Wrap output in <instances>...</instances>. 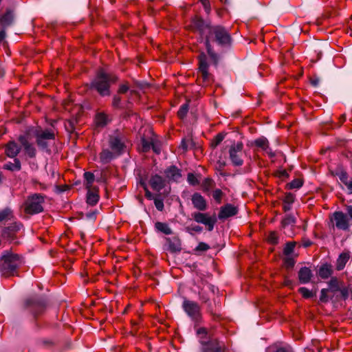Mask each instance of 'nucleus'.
<instances>
[{"mask_svg":"<svg viewBox=\"0 0 352 352\" xmlns=\"http://www.w3.org/2000/svg\"><path fill=\"white\" fill-rule=\"evenodd\" d=\"M203 6L204 7V9L207 12L210 11V2L208 0H200Z\"/></svg>","mask_w":352,"mask_h":352,"instance_id":"obj_54","label":"nucleus"},{"mask_svg":"<svg viewBox=\"0 0 352 352\" xmlns=\"http://www.w3.org/2000/svg\"><path fill=\"white\" fill-rule=\"evenodd\" d=\"M276 352H292V351L286 348H279L276 350Z\"/></svg>","mask_w":352,"mask_h":352,"instance_id":"obj_64","label":"nucleus"},{"mask_svg":"<svg viewBox=\"0 0 352 352\" xmlns=\"http://www.w3.org/2000/svg\"><path fill=\"white\" fill-rule=\"evenodd\" d=\"M3 168L10 171H19L21 169V164L18 158H14V162H8L3 164Z\"/></svg>","mask_w":352,"mask_h":352,"instance_id":"obj_31","label":"nucleus"},{"mask_svg":"<svg viewBox=\"0 0 352 352\" xmlns=\"http://www.w3.org/2000/svg\"><path fill=\"white\" fill-rule=\"evenodd\" d=\"M349 258L350 255L347 252H342L340 254L336 261V270L338 271L343 270Z\"/></svg>","mask_w":352,"mask_h":352,"instance_id":"obj_29","label":"nucleus"},{"mask_svg":"<svg viewBox=\"0 0 352 352\" xmlns=\"http://www.w3.org/2000/svg\"><path fill=\"white\" fill-rule=\"evenodd\" d=\"M188 182L192 186H196L199 184V181L197 176L193 173H188L187 177Z\"/></svg>","mask_w":352,"mask_h":352,"instance_id":"obj_43","label":"nucleus"},{"mask_svg":"<svg viewBox=\"0 0 352 352\" xmlns=\"http://www.w3.org/2000/svg\"><path fill=\"white\" fill-rule=\"evenodd\" d=\"M346 213L342 211H336L330 216V222L333 229L342 231H349L352 226V206L348 205L345 208Z\"/></svg>","mask_w":352,"mask_h":352,"instance_id":"obj_3","label":"nucleus"},{"mask_svg":"<svg viewBox=\"0 0 352 352\" xmlns=\"http://www.w3.org/2000/svg\"><path fill=\"white\" fill-rule=\"evenodd\" d=\"M14 20V13L12 10H7L6 12L0 16V25L3 28L10 26Z\"/></svg>","mask_w":352,"mask_h":352,"instance_id":"obj_24","label":"nucleus"},{"mask_svg":"<svg viewBox=\"0 0 352 352\" xmlns=\"http://www.w3.org/2000/svg\"><path fill=\"white\" fill-rule=\"evenodd\" d=\"M192 230L197 232H200L202 231V228L199 226H195L192 228Z\"/></svg>","mask_w":352,"mask_h":352,"instance_id":"obj_62","label":"nucleus"},{"mask_svg":"<svg viewBox=\"0 0 352 352\" xmlns=\"http://www.w3.org/2000/svg\"><path fill=\"white\" fill-rule=\"evenodd\" d=\"M126 138L124 134L118 130L109 136V147L114 153L120 154L126 147Z\"/></svg>","mask_w":352,"mask_h":352,"instance_id":"obj_8","label":"nucleus"},{"mask_svg":"<svg viewBox=\"0 0 352 352\" xmlns=\"http://www.w3.org/2000/svg\"><path fill=\"white\" fill-rule=\"evenodd\" d=\"M289 188L294 189V188H299L302 186V182L299 179H295L293 181H292L289 184Z\"/></svg>","mask_w":352,"mask_h":352,"instance_id":"obj_47","label":"nucleus"},{"mask_svg":"<svg viewBox=\"0 0 352 352\" xmlns=\"http://www.w3.org/2000/svg\"><path fill=\"white\" fill-rule=\"evenodd\" d=\"M197 333L198 335H206L207 334V330L206 328H204V327H201V328H199L197 331Z\"/></svg>","mask_w":352,"mask_h":352,"instance_id":"obj_59","label":"nucleus"},{"mask_svg":"<svg viewBox=\"0 0 352 352\" xmlns=\"http://www.w3.org/2000/svg\"><path fill=\"white\" fill-rule=\"evenodd\" d=\"M180 147L184 151H186L188 149V141H187L186 140H182V141L181 142V144H180Z\"/></svg>","mask_w":352,"mask_h":352,"instance_id":"obj_58","label":"nucleus"},{"mask_svg":"<svg viewBox=\"0 0 352 352\" xmlns=\"http://www.w3.org/2000/svg\"><path fill=\"white\" fill-rule=\"evenodd\" d=\"M296 223V219L292 214H287L281 221V225L283 228L287 226H294Z\"/></svg>","mask_w":352,"mask_h":352,"instance_id":"obj_34","label":"nucleus"},{"mask_svg":"<svg viewBox=\"0 0 352 352\" xmlns=\"http://www.w3.org/2000/svg\"><path fill=\"white\" fill-rule=\"evenodd\" d=\"M292 208V204H289L287 203L284 202L283 206V209L285 212L289 211Z\"/></svg>","mask_w":352,"mask_h":352,"instance_id":"obj_60","label":"nucleus"},{"mask_svg":"<svg viewBox=\"0 0 352 352\" xmlns=\"http://www.w3.org/2000/svg\"><path fill=\"white\" fill-rule=\"evenodd\" d=\"M285 265L287 268H292L295 264L294 259L289 256L285 258Z\"/></svg>","mask_w":352,"mask_h":352,"instance_id":"obj_48","label":"nucleus"},{"mask_svg":"<svg viewBox=\"0 0 352 352\" xmlns=\"http://www.w3.org/2000/svg\"><path fill=\"white\" fill-rule=\"evenodd\" d=\"M36 142L38 148L50 153V143L54 140L55 134L51 129H36L34 132Z\"/></svg>","mask_w":352,"mask_h":352,"instance_id":"obj_5","label":"nucleus"},{"mask_svg":"<svg viewBox=\"0 0 352 352\" xmlns=\"http://www.w3.org/2000/svg\"><path fill=\"white\" fill-rule=\"evenodd\" d=\"M267 239V241L272 245H276L278 243V236L274 231L270 232Z\"/></svg>","mask_w":352,"mask_h":352,"instance_id":"obj_40","label":"nucleus"},{"mask_svg":"<svg viewBox=\"0 0 352 352\" xmlns=\"http://www.w3.org/2000/svg\"><path fill=\"white\" fill-rule=\"evenodd\" d=\"M223 196V192L220 189H218V188L215 189L212 192V197L217 204L221 203Z\"/></svg>","mask_w":352,"mask_h":352,"instance_id":"obj_41","label":"nucleus"},{"mask_svg":"<svg viewBox=\"0 0 352 352\" xmlns=\"http://www.w3.org/2000/svg\"><path fill=\"white\" fill-rule=\"evenodd\" d=\"M188 104H183L179 109L178 112H177V115L180 118H184L187 113H188Z\"/></svg>","mask_w":352,"mask_h":352,"instance_id":"obj_46","label":"nucleus"},{"mask_svg":"<svg viewBox=\"0 0 352 352\" xmlns=\"http://www.w3.org/2000/svg\"><path fill=\"white\" fill-rule=\"evenodd\" d=\"M84 177L86 181V188H91L92 184L94 182V175L91 172H85L84 173Z\"/></svg>","mask_w":352,"mask_h":352,"instance_id":"obj_37","label":"nucleus"},{"mask_svg":"<svg viewBox=\"0 0 352 352\" xmlns=\"http://www.w3.org/2000/svg\"><path fill=\"white\" fill-rule=\"evenodd\" d=\"M113 157V153L107 149L103 150L100 155V160L104 163L109 162Z\"/></svg>","mask_w":352,"mask_h":352,"instance_id":"obj_36","label":"nucleus"},{"mask_svg":"<svg viewBox=\"0 0 352 352\" xmlns=\"http://www.w3.org/2000/svg\"><path fill=\"white\" fill-rule=\"evenodd\" d=\"M117 80L118 78L116 75L106 73L104 70L100 69L92 80L91 87L96 89L102 96H109V88L112 84L116 83Z\"/></svg>","mask_w":352,"mask_h":352,"instance_id":"obj_2","label":"nucleus"},{"mask_svg":"<svg viewBox=\"0 0 352 352\" xmlns=\"http://www.w3.org/2000/svg\"><path fill=\"white\" fill-rule=\"evenodd\" d=\"M199 299L202 300L204 302H206L209 300V297L206 296L202 290L199 292Z\"/></svg>","mask_w":352,"mask_h":352,"instance_id":"obj_55","label":"nucleus"},{"mask_svg":"<svg viewBox=\"0 0 352 352\" xmlns=\"http://www.w3.org/2000/svg\"><path fill=\"white\" fill-rule=\"evenodd\" d=\"M121 103V98L118 96H114L112 101V105L115 108H119Z\"/></svg>","mask_w":352,"mask_h":352,"instance_id":"obj_51","label":"nucleus"},{"mask_svg":"<svg viewBox=\"0 0 352 352\" xmlns=\"http://www.w3.org/2000/svg\"><path fill=\"white\" fill-rule=\"evenodd\" d=\"M329 286L333 292H337L340 289L339 282L337 278L332 277L329 282Z\"/></svg>","mask_w":352,"mask_h":352,"instance_id":"obj_39","label":"nucleus"},{"mask_svg":"<svg viewBox=\"0 0 352 352\" xmlns=\"http://www.w3.org/2000/svg\"><path fill=\"white\" fill-rule=\"evenodd\" d=\"M6 37V32L5 30L0 31V42H1Z\"/></svg>","mask_w":352,"mask_h":352,"instance_id":"obj_63","label":"nucleus"},{"mask_svg":"<svg viewBox=\"0 0 352 352\" xmlns=\"http://www.w3.org/2000/svg\"><path fill=\"white\" fill-rule=\"evenodd\" d=\"M242 142H234L229 148V159L234 166H241L243 164L245 152Z\"/></svg>","mask_w":352,"mask_h":352,"instance_id":"obj_7","label":"nucleus"},{"mask_svg":"<svg viewBox=\"0 0 352 352\" xmlns=\"http://www.w3.org/2000/svg\"><path fill=\"white\" fill-rule=\"evenodd\" d=\"M154 204H155V206L156 208L158 210L162 211L164 209V202H163L162 200L158 199H155L154 200Z\"/></svg>","mask_w":352,"mask_h":352,"instance_id":"obj_52","label":"nucleus"},{"mask_svg":"<svg viewBox=\"0 0 352 352\" xmlns=\"http://www.w3.org/2000/svg\"><path fill=\"white\" fill-rule=\"evenodd\" d=\"M14 214L10 208H5L0 211V223H6L10 221H14Z\"/></svg>","mask_w":352,"mask_h":352,"instance_id":"obj_30","label":"nucleus"},{"mask_svg":"<svg viewBox=\"0 0 352 352\" xmlns=\"http://www.w3.org/2000/svg\"><path fill=\"white\" fill-rule=\"evenodd\" d=\"M21 148L24 153L30 158H34L36 156V149L34 144L30 142L28 134L20 135L18 138Z\"/></svg>","mask_w":352,"mask_h":352,"instance_id":"obj_14","label":"nucleus"},{"mask_svg":"<svg viewBox=\"0 0 352 352\" xmlns=\"http://www.w3.org/2000/svg\"><path fill=\"white\" fill-rule=\"evenodd\" d=\"M166 242L168 245V250L171 252H180L182 250L181 241L177 237L166 238Z\"/></svg>","mask_w":352,"mask_h":352,"instance_id":"obj_26","label":"nucleus"},{"mask_svg":"<svg viewBox=\"0 0 352 352\" xmlns=\"http://www.w3.org/2000/svg\"><path fill=\"white\" fill-rule=\"evenodd\" d=\"M211 42H216L221 46H226L230 44L231 37L229 32L220 25L211 26L208 34H206L205 45L207 52L212 63L217 65L219 56L212 50Z\"/></svg>","mask_w":352,"mask_h":352,"instance_id":"obj_1","label":"nucleus"},{"mask_svg":"<svg viewBox=\"0 0 352 352\" xmlns=\"http://www.w3.org/2000/svg\"><path fill=\"white\" fill-rule=\"evenodd\" d=\"M208 67L206 55L204 53L200 54L199 56V78L202 79L205 86L208 85L212 80V76L208 72Z\"/></svg>","mask_w":352,"mask_h":352,"instance_id":"obj_12","label":"nucleus"},{"mask_svg":"<svg viewBox=\"0 0 352 352\" xmlns=\"http://www.w3.org/2000/svg\"><path fill=\"white\" fill-rule=\"evenodd\" d=\"M142 146H143V150L144 151H147L148 150H149L150 147H151V144L148 142H146L144 139L142 140Z\"/></svg>","mask_w":352,"mask_h":352,"instance_id":"obj_57","label":"nucleus"},{"mask_svg":"<svg viewBox=\"0 0 352 352\" xmlns=\"http://www.w3.org/2000/svg\"><path fill=\"white\" fill-rule=\"evenodd\" d=\"M225 135L223 133L217 134L212 141L211 145L212 147L215 148L224 139Z\"/></svg>","mask_w":352,"mask_h":352,"instance_id":"obj_42","label":"nucleus"},{"mask_svg":"<svg viewBox=\"0 0 352 352\" xmlns=\"http://www.w3.org/2000/svg\"><path fill=\"white\" fill-rule=\"evenodd\" d=\"M140 184L145 190L146 197L148 198V199H152L153 194L148 190L146 182L144 179H141L140 181Z\"/></svg>","mask_w":352,"mask_h":352,"instance_id":"obj_45","label":"nucleus"},{"mask_svg":"<svg viewBox=\"0 0 352 352\" xmlns=\"http://www.w3.org/2000/svg\"><path fill=\"white\" fill-rule=\"evenodd\" d=\"M111 121L109 116L104 112H99L96 115L95 123L97 127L103 128Z\"/></svg>","mask_w":352,"mask_h":352,"instance_id":"obj_25","label":"nucleus"},{"mask_svg":"<svg viewBox=\"0 0 352 352\" xmlns=\"http://www.w3.org/2000/svg\"><path fill=\"white\" fill-rule=\"evenodd\" d=\"M313 274L311 270L307 267H302L298 272V279L300 283H308L312 277Z\"/></svg>","mask_w":352,"mask_h":352,"instance_id":"obj_22","label":"nucleus"},{"mask_svg":"<svg viewBox=\"0 0 352 352\" xmlns=\"http://www.w3.org/2000/svg\"><path fill=\"white\" fill-rule=\"evenodd\" d=\"M155 227L158 231L167 235L171 234L173 232L168 225L165 223L157 222Z\"/></svg>","mask_w":352,"mask_h":352,"instance_id":"obj_33","label":"nucleus"},{"mask_svg":"<svg viewBox=\"0 0 352 352\" xmlns=\"http://www.w3.org/2000/svg\"><path fill=\"white\" fill-rule=\"evenodd\" d=\"M202 352H224L219 342L210 343L206 346Z\"/></svg>","mask_w":352,"mask_h":352,"instance_id":"obj_32","label":"nucleus"},{"mask_svg":"<svg viewBox=\"0 0 352 352\" xmlns=\"http://www.w3.org/2000/svg\"><path fill=\"white\" fill-rule=\"evenodd\" d=\"M44 201L45 197L41 194L35 193L29 196L25 202V212L30 214L41 212Z\"/></svg>","mask_w":352,"mask_h":352,"instance_id":"obj_6","label":"nucleus"},{"mask_svg":"<svg viewBox=\"0 0 352 352\" xmlns=\"http://www.w3.org/2000/svg\"><path fill=\"white\" fill-rule=\"evenodd\" d=\"M296 246L295 242H288L286 243L284 249L283 253L285 256H290V254L294 252V248Z\"/></svg>","mask_w":352,"mask_h":352,"instance_id":"obj_38","label":"nucleus"},{"mask_svg":"<svg viewBox=\"0 0 352 352\" xmlns=\"http://www.w3.org/2000/svg\"><path fill=\"white\" fill-rule=\"evenodd\" d=\"M336 175L339 178L340 182L346 186L349 192L351 194L352 193V177H349L348 173L342 169L338 170L336 172Z\"/></svg>","mask_w":352,"mask_h":352,"instance_id":"obj_19","label":"nucleus"},{"mask_svg":"<svg viewBox=\"0 0 352 352\" xmlns=\"http://www.w3.org/2000/svg\"><path fill=\"white\" fill-rule=\"evenodd\" d=\"M191 216L197 223L205 225L208 231H212L217 223L215 214L210 215L208 212H194Z\"/></svg>","mask_w":352,"mask_h":352,"instance_id":"obj_10","label":"nucleus"},{"mask_svg":"<svg viewBox=\"0 0 352 352\" xmlns=\"http://www.w3.org/2000/svg\"><path fill=\"white\" fill-rule=\"evenodd\" d=\"M129 90V87L126 85H122L119 87L118 92L120 94H125Z\"/></svg>","mask_w":352,"mask_h":352,"instance_id":"obj_56","label":"nucleus"},{"mask_svg":"<svg viewBox=\"0 0 352 352\" xmlns=\"http://www.w3.org/2000/svg\"><path fill=\"white\" fill-rule=\"evenodd\" d=\"M192 204L195 208L199 211H205L207 209V202L205 198L199 192H195L191 198Z\"/></svg>","mask_w":352,"mask_h":352,"instance_id":"obj_18","label":"nucleus"},{"mask_svg":"<svg viewBox=\"0 0 352 352\" xmlns=\"http://www.w3.org/2000/svg\"><path fill=\"white\" fill-rule=\"evenodd\" d=\"M332 274L333 270L331 265L326 263L321 265L319 268L318 276L322 279L328 278Z\"/></svg>","mask_w":352,"mask_h":352,"instance_id":"obj_28","label":"nucleus"},{"mask_svg":"<svg viewBox=\"0 0 352 352\" xmlns=\"http://www.w3.org/2000/svg\"><path fill=\"white\" fill-rule=\"evenodd\" d=\"M25 305L27 308L36 317L44 311L46 302L42 298L32 297L26 300Z\"/></svg>","mask_w":352,"mask_h":352,"instance_id":"obj_13","label":"nucleus"},{"mask_svg":"<svg viewBox=\"0 0 352 352\" xmlns=\"http://www.w3.org/2000/svg\"><path fill=\"white\" fill-rule=\"evenodd\" d=\"M22 224L19 222L12 221L10 226L5 227L1 231V236L7 240H13L16 234L21 230Z\"/></svg>","mask_w":352,"mask_h":352,"instance_id":"obj_15","label":"nucleus"},{"mask_svg":"<svg viewBox=\"0 0 352 352\" xmlns=\"http://www.w3.org/2000/svg\"><path fill=\"white\" fill-rule=\"evenodd\" d=\"M254 144L261 148L263 151H265L270 157L272 158L275 157V153L269 147V142L267 138L262 137L255 140Z\"/></svg>","mask_w":352,"mask_h":352,"instance_id":"obj_20","label":"nucleus"},{"mask_svg":"<svg viewBox=\"0 0 352 352\" xmlns=\"http://www.w3.org/2000/svg\"><path fill=\"white\" fill-rule=\"evenodd\" d=\"M182 308L192 320L197 322L201 320V307L197 302L184 298L182 302Z\"/></svg>","mask_w":352,"mask_h":352,"instance_id":"obj_9","label":"nucleus"},{"mask_svg":"<svg viewBox=\"0 0 352 352\" xmlns=\"http://www.w3.org/2000/svg\"><path fill=\"white\" fill-rule=\"evenodd\" d=\"M294 195L290 192H288L285 195L283 202L287 203L289 204H292L294 202Z\"/></svg>","mask_w":352,"mask_h":352,"instance_id":"obj_49","label":"nucleus"},{"mask_svg":"<svg viewBox=\"0 0 352 352\" xmlns=\"http://www.w3.org/2000/svg\"><path fill=\"white\" fill-rule=\"evenodd\" d=\"M87 202L91 206L96 205L99 200L98 190L96 188H87Z\"/></svg>","mask_w":352,"mask_h":352,"instance_id":"obj_27","label":"nucleus"},{"mask_svg":"<svg viewBox=\"0 0 352 352\" xmlns=\"http://www.w3.org/2000/svg\"><path fill=\"white\" fill-rule=\"evenodd\" d=\"M299 293L305 298L313 297V293L306 287H300L298 289Z\"/></svg>","mask_w":352,"mask_h":352,"instance_id":"obj_44","label":"nucleus"},{"mask_svg":"<svg viewBox=\"0 0 352 352\" xmlns=\"http://www.w3.org/2000/svg\"><path fill=\"white\" fill-rule=\"evenodd\" d=\"M166 177L175 182H177L182 177L181 171L175 166H171L165 170Z\"/></svg>","mask_w":352,"mask_h":352,"instance_id":"obj_23","label":"nucleus"},{"mask_svg":"<svg viewBox=\"0 0 352 352\" xmlns=\"http://www.w3.org/2000/svg\"><path fill=\"white\" fill-rule=\"evenodd\" d=\"M21 150V145L13 140L9 141L4 146L5 154L10 158H16Z\"/></svg>","mask_w":352,"mask_h":352,"instance_id":"obj_16","label":"nucleus"},{"mask_svg":"<svg viewBox=\"0 0 352 352\" xmlns=\"http://www.w3.org/2000/svg\"><path fill=\"white\" fill-rule=\"evenodd\" d=\"M209 245L204 242H201L199 243L198 246L197 247V250H201V251H206L209 249Z\"/></svg>","mask_w":352,"mask_h":352,"instance_id":"obj_53","label":"nucleus"},{"mask_svg":"<svg viewBox=\"0 0 352 352\" xmlns=\"http://www.w3.org/2000/svg\"><path fill=\"white\" fill-rule=\"evenodd\" d=\"M238 209L236 207L230 204H227L221 207L218 217L219 219H226L237 214Z\"/></svg>","mask_w":352,"mask_h":352,"instance_id":"obj_17","label":"nucleus"},{"mask_svg":"<svg viewBox=\"0 0 352 352\" xmlns=\"http://www.w3.org/2000/svg\"><path fill=\"white\" fill-rule=\"evenodd\" d=\"M188 28L190 30L197 32L202 38L206 39V34H208L211 28L201 18L195 16L190 21Z\"/></svg>","mask_w":352,"mask_h":352,"instance_id":"obj_11","label":"nucleus"},{"mask_svg":"<svg viewBox=\"0 0 352 352\" xmlns=\"http://www.w3.org/2000/svg\"><path fill=\"white\" fill-rule=\"evenodd\" d=\"M149 184L153 190L160 191L165 186V181L161 176L155 175L151 177Z\"/></svg>","mask_w":352,"mask_h":352,"instance_id":"obj_21","label":"nucleus"},{"mask_svg":"<svg viewBox=\"0 0 352 352\" xmlns=\"http://www.w3.org/2000/svg\"><path fill=\"white\" fill-rule=\"evenodd\" d=\"M21 260L18 254L6 252L0 259V272L3 276L14 275Z\"/></svg>","mask_w":352,"mask_h":352,"instance_id":"obj_4","label":"nucleus"},{"mask_svg":"<svg viewBox=\"0 0 352 352\" xmlns=\"http://www.w3.org/2000/svg\"><path fill=\"white\" fill-rule=\"evenodd\" d=\"M328 289H322L320 292V300L321 302H327L328 301V296H327Z\"/></svg>","mask_w":352,"mask_h":352,"instance_id":"obj_50","label":"nucleus"},{"mask_svg":"<svg viewBox=\"0 0 352 352\" xmlns=\"http://www.w3.org/2000/svg\"><path fill=\"white\" fill-rule=\"evenodd\" d=\"M214 186V182L210 178H206L202 182L201 187L204 192H209Z\"/></svg>","mask_w":352,"mask_h":352,"instance_id":"obj_35","label":"nucleus"},{"mask_svg":"<svg viewBox=\"0 0 352 352\" xmlns=\"http://www.w3.org/2000/svg\"><path fill=\"white\" fill-rule=\"evenodd\" d=\"M32 182H33L34 184H38V185H39V186H40V188H41V190H45V189L46 188V186H45L44 184L40 183V182H37V181H36V180H35V179L32 180Z\"/></svg>","mask_w":352,"mask_h":352,"instance_id":"obj_61","label":"nucleus"}]
</instances>
